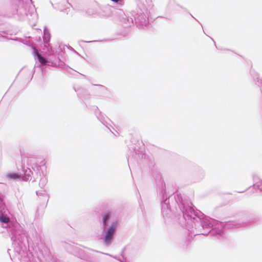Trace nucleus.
I'll list each match as a JSON object with an SVG mask.
<instances>
[{"mask_svg": "<svg viewBox=\"0 0 262 262\" xmlns=\"http://www.w3.org/2000/svg\"><path fill=\"white\" fill-rule=\"evenodd\" d=\"M253 180L255 183L252 186H250L249 188L253 187L254 189H257L262 192V180H260L258 176L253 175Z\"/></svg>", "mask_w": 262, "mask_h": 262, "instance_id": "nucleus-10", "label": "nucleus"}, {"mask_svg": "<svg viewBox=\"0 0 262 262\" xmlns=\"http://www.w3.org/2000/svg\"><path fill=\"white\" fill-rule=\"evenodd\" d=\"M154 166V163L151 160H150V162L149 163V167H151V166L153 167Z\"/></svg>", "mask_w": 262, "mask_h": 262, "instance_id": "nucleus-28", "label": "nucleus"}, {"mask_svg": "<svg viewBox=\"0 0 262 262\" xmlns=\"http://www.w3.org/2000/svg\"><path fill=\"white\" fill-rule=\"evenodd\" d=\"M172 5H173V4H171V3L170 2V3L168 4V8H170V7H171Z\"/></svg>", "mask_w": 262, "mask_h": 262, "instance_id": "nucleus-30", "label": "nucleus"}, {"mask_svg": "<svg viewBox=\"0 0 262 262\" xmlns=\"http://www.w3.org/2000/svg\"><path fill=\"white\" fill-rule=\"evenodd\" d=\"M246 190H243V191H238V193H243V192H244Z\"/></svg>", "mask_w": 262, "mask_h": 262, "instance_id": "nucleus-31", "label": "nucleus"}, {"mask_svg": "<svg viewBox=\"0 0 262 262\" xmlns=\"http://www.w3.org/2000/svg\"><path fill=\"white\" fill-rule=\"evenodd\" d=\"M10 258H11V259H12V257L11 256V255H10Z\"/></svg>", "mask_w": 262, "mask_h": 262, "instance_id": "nucleus-35", "label": "nucleus"}, {"mask_svg": "<svg viewBox=\"0 0 262 262\" xmlns=\"http://www.w3.org/2000/svg\"><path fill=\"white\" fill-rule=\"evenodd\" d=\"M100 221L102 236L100 238L103 245L110 246L115 238L118 221L115 212L113 210H106L101 214Z\"/></svg>", "mask_w": 262, "mask_h": 262, "instance_id": "nucleus-4", "label": "nucleus"}, {"mask_svg": "<svg viewBox=\"0 0 262 262\" xmlns=\"http://www.w3.org/2000/svg\"><path fill=\"white\" fill-rule=\"evenodd\" d=\"M36 194L38 196H42L45 198V200L48 201L49 196H48L46 191L44 189L36 191Z\"/></svg>", "mask_w": 262, "mask_h": 262, "instance_id": "nucleus-16", "label": "nucleus"}, {"mask_svg": "<svg viewBox=\"0 0 262 262\" xmlns=\"http://www.w3.org/2000/svg\"><path fill=\"white\" fill-rule=\"evenodd\" d=\"M0 225L6 228L11 236L15 256L19 259L24 252L26 245L29 246V241L26 231L15 219H11L9 211L0 198Z\"/></svg>", "mask_w": 262, "mask_h": 262, "instance_id": "nucleus-3", "label": "nucleus"}, {"mask_svg": "<svg viewBox=\"0 0 262 262\" xmlns=\"http://www.w3.org/2000/svg\"><path fill=\"white\" fill-rule=\"evenodd\" d=\"M189 241L185 238H183L181 239V242L180 243L179 247L182 249H185L187 248Z\"/></svg>", "mask_w": 262, "mask_h": 262, "instance_id": "nucleus-15", "label": "nucleus"}, {"mask_svg": "<svg viewBox=\"0 0 262 262\" xmlns=\"http://www.w3.org/2000/svg\"><path fill=\"white\" fill-rule=\"evenodd\" d=\"M111 1L120 6L123 5L124 3V0H111Z\"/></svg>", "mask_w": 262, "mask_h": 262, "instance_id": "nucleus-20", "label": "nucleus"}, {"mask_svg": "<svg viewBox=\"0 0 262 262\" xmlns=\"http://www.w3.org/2000/svg\"><path fill=\"white\" fill-rule=\"evenodd\" d=\"M210 38L211 39V40H212V41H213L214 42H214V40L213 39V38H211V37H210Z\"/></svg>", "mask_w": 262, "mask_h": 262, "instance_id": "nucleus-33", "label": "nucleus"}, {"mask_svg": "<svg viewBox=\"0 0 262 262\" xmlns=\"http://www.w3.org/2000/svg\"><path fill=\"white\" fill-rule=\"evenodd\" d=\"M40 164H41L39 165L35 164L32 166V169L34 171L36 172L37 174L38 173L39 177H40L39 185L41 189H43L47 183L48 180L46 177L44 176L43 172L42 170V168L43 166H45V162L44 161H42Z\"/></svg>", "mask_w": 262, "mask_h": 262, "instance_id": "nucleus-8", "label": "nucleus"}, {"mask_svg": "<svg viewBox=\"0 0 262 262\" xmlns=\"http://www.w3.org/2000/svg\"><path fill=\"white\" fill-rule=\"evenodd\" d=\"M93 85L97 86L98 88V91L100 93L97 95L101 97H107L108 95V90L106 87L101 84H95Z\"/></svg>", "mask_w": 262, "mask_h": 262, "instance_id": "nucleus-12", "label": "nucleus"}, {"mask_svg": "<svg viewBox=\"0 0 262 262\" xmlns=\"http://www.w3.org/2000/svg\"><path fill=\"white\" fill-rule=\"evenodd\" d=\"M51 39V34L49 29L47 26L43 28V43L45 48L43 50L47 49V51L49 54L53 53V49L51 46L50 43Z\"/></svg>", "mask_w": 262, "mask_h": 262, "instance_id": "nucleus-9", "label": "nucleus"}, {"mask_svg": "<svg viewBox=\"0 0 262 262\" xmlns=\"http://www.w3.org/2000/svg\"><path fill=\"white\" fill-rule=\"evenodd\" d=\"M86 107L89 109L94 111L95 112V114H96V113H98L99 112H100L98 106H97L96 105H93V106H90H90H88V105H86Z\"/></svg>", "mask_w": 262, "mask_h": 262, "instance_id": "nucleus-18", "label": "nucleus"}, {"mask_svg": "<svg viewBox=\"0 0 262 262\" xmlns=\"http://www.w3.org/2000/svg\"><path fill=\"white\" fill-rule=\"evenodd\" d=\"M136 7L130 12L127 16L122 10L115 9L110 7L103 8L107 13L105 16L111 15L118 20L124 30L118 34L125 36L129 31V28L135 25L139 29H144L149 24L148 13L154 11V4L152 0H134Z\"/></svg>", "mask_w": 262, "mask_h": 262, "instance_id": "nucleus-2", "label": "nucleus"}, {"mask_svg": "<svg viewBox=\"0 0 262 262\" xmlns=\"http://www.w3.org/2000/svg\"><path fill=\"white\" fill-rule=\"evenodd\" d=\"M69 247H72V248H73V249L74 248V249H75V250L77 249L76 247H74V246H72V245H69Z\"/></svg>", "mask_w": 262, "mask_h": 262, "instance_id": "nucleus-29", "label": "nucleus"}, {"mask_svg": "<svg viewBox=\"0 0 262 262\" xmlns=\"http://www.w3.org/2000/svg\"><path fill=\"white\" fill-rule=\"evenodd\" d=\"M40 252L41 253H50L49 250L46 247L43 248V250L40 249Z\"/></svg>", "mask_w": 262, "mask_h": 262, "instance_id": "nucleus-23", "label": "nucleus"}, {"mask_svg": "<svg viewBox=\"0 0 262 262\" xmlns=\"http://www.w3.org/2000/svg\"><path fill=\"white\" fill-rule=\"evenodd\" d=\"M86 13L90 16L101 15V14L97 8L91 7L88 8L86 11Z\"/></svg>", "mask_w": 262, "mask_h": 262, "instance_id": "nucleus-13", "label": "nucleus"}, {"mask_svg": "<svg viewBox=\"0 0 262 262\" xmlns=\"http://www.w3.org/2000/svg\"><path fill=\"white\" fill-rule=\"evenodd\" d=\"M114 257H115V258L118 259V260H119L121 262H128L127 261L126 258L123 255H122V259H118L116 256Z\"/></svg>", "mask_w": 262, "mask_h": 262, "instance_id": "nucleus-22", "label": "nucleus"}, {"mask_svg": "<svg viewBox=\"0 0 262 262\" xmlns=\"http://www.w3.org/2000/svg\"><path fill=\"white\" fill-rule=\"evenodd\" d=\"M68 5L70 6H72L71 5L70 3H68Z\"/></svg>", "mask_w": 262, "mask_h": 262, "instance_id": "nucleus-34", "label": "nucleus"}, {"mask_svg": "<svg viewBox=\"0 0 262 262\" xmlns=\"http://www.w3.org/2000/svg\"><path fill=\"white\" fill-rule=\"evenodd\" d=\"M23 173L20 172H9L6 175L7 178L9 180H20L23 181H27L31 175L33 174V172L30 168H26L24 166L21 165Z\"/></svg>", "mask_w": 262, "mask_h": 262, "instance_id": "nucleus-7", "label": "nucleus"}, {"mask_svg": "<svg viewBox=\"0 0 262 262\" xmlns=\"http://www.w3.org/2000/svg\"><path fill=\"white\" fill-rule=\"evenodd\" d=\"M45 52L47 54V56L40 55L35 47H32V54L36 60L34 68H39L43 73L44 68L47 66L57 67L58 61L59 60L58 57L55 55L54 51L53 53L49 54L47 49H46Z\"/></svg>", "mask_w": 262, "mask_h": 262, "instance_id": "nucleus-6", "label": "nucleus"}, {"mask_svg": "<svg viewBox=\"0 0 262 262\" xmlns=\"http://www.w3.org/2000/svg\"><path fill=\"white\" fill-rule=\"evenodd\" d=\"M199 173H200V180L204 178V175H205L204 171V170L203 169H199Z\"/></svg>", "mask_w": 262, "mask_h": 262, "instance_id": "nucleus-21", "label": "nucleus"}, {"mask_svg": "<svg viewBox=\"0 0 262 262\" xmlns=\"http://www.w3.org/2000/svg\"><path fill=\"white\" fill-rule=\"evenodd\" d=\"M66 248L67 249V250H68L70 252H72L71 251H70V250H69V247H66Z\"/></svg>", "mask_w": 262, "mask_h": 262, "instance_id": "nucleus-32", "label": "nucleus"}, {"mask_svg": "<svg viewBox=\"0 0 262 262\" xmlns=\"http://www.w3.org/2000/svg\"><path fill=\"white\" fill-rule=\"evenodd\" d=\"M147 157L145 153L144 144L142 142L137 141L128 147L127 162L129 167L130 165L140 164L142 161H146Z\"/></svg>", "mask_w": 262, "mask_h": 262, "instance_id": "nucleus-5", "label": "nucleus"}, {"mask_svg": "<svg viewBox=\"0 0 262 262\" xmlns=\"http://www.w3.org/2000/svg\"><path fill=\"white\" fill-rule=\"evenodd\" d=\"M34 73V71H33V70L32 71H29L28 70H27V73L29 74L30 75V76L31 75V79H32V78L33 76Z\"/></svg>", "mask_w": 262, "mask_h": 262, "instance_id": "nucleus-24", "label": "nucleus"}, {"mask_svg": "<svg viewBox=\"0 0 262 262\" xmlns=\"http://www.w3.org/2000/svg\"><path fill=\"white\" fill-rule=\"evenodd\" d=\"M189 14L193 19H194L197 22H198L201 25L202 28H203L202 24L199 21V20H197L191 13H189Z\"/></svg>", "mask_w": 262, "mask_h": 262, "instance_id": "nucleus-27", "label": "nucleus"}, {"mask_svg": "<svg viewBox=\"0 0 262 262\" xmlns=\"http://www.w3.org/2000/svg\"><path fill=\"white\" fill-rule=\"evenodd\" d=\"M25 44H26V45L31 47L32 49V47H34V46H33L31 44V43L30 42V41L29 40H26L25 42Z\"/></svg>", "mask_w": 262, "mask_h": 262, "instance_id": "nucleus-25", "label": "nucleus"}, {"mask_svg": "<svg viewBox=\"0 0 262 262\" xmlns=\"http://www.w3.org/2000/svg\"><path fill=\"white\" fill-rule=\"evenodd\" d=\"M157 192L161 202V212L165 222L178 214V222L188 231L190 236L210 235L222 240L225 230L262 225V215L253 214L238 221L220 222L204 214L180 193H173L167 197L165 183L163 180L157 181Z\"/></svg>", "mask_w": 262, "mask_h": 262, "instance_id": "nucleus-1", "label": "nucleus"}, {"mask_svg": "<svg viewBox=\"0 0 262 262\" xmlns=\"http://www.w3.org/2000/svg\"><path fill=\"white\" fill-rule=\"evenodd\" d=\"M96 116L98 120H99L106 127L111 131L108 126V125L111 126V125H110L106 121V119H108L107 117L103 115L101 112L96 113Z\"/></svg>", "mask_w": 262, "mask_h": 262, "instance_id": "nucleus-11", "label": "nucleus"}, {"mask_svg": "<svg viewBox=\"0 0 262 262\" xmlns=\"http://www.w3.org/2000/svg\"><path fill=\"white\" fill-rule=\"evenodd\" d=\"M173 5H174V7H176V9H175L176 10H178L177 7H180V8L185 10V11H186V9L185 8H184L183 7H182L179 5H177L176 4H173Z\"/></svg>", "mask_w": 262, "mask_h": 262, "instance_id": "nucleus-26", "label": "nucleus"}, {"mask_svg": "<svg viewBox=\"0 0 262 262\" xmlns=\"http://www.w3.org/2000/svg\"><path fill=\"white\" fill-rule=\"evenodd\" d=\"M139 198L138 199L139 205L141 209L142 210L143 209H144V205H143V203L142 199H141V195L139 193Z\"/></svg>", "mask_w": 262, "mask_h": 262, "instance_id": "nucleus-19", "label": "nucleus"}, {"mask_svg": "<svg viewBox=\"0 0 262 262\" xmlns=\"http://www.w3.org/2000/svg\"><path fill=\"white\" fill-rule=\"evenodd\" d=\"M31 1H32L31 0ZM28 3H29V7H33L34 8V12H35L36 14H37L36 11L35 10V6L33 5V2H31L30 1H28ZM37 14H36V17L32 18L31 19H29L28 18H26L24 20L28 19L29 21H31V20L35 19L37 18Z\"/></svg>", "mask_w": 262, "mask_h": 262, "instance_id": "nucleus-17", "label": "nucleus"}, {"mask_svg": "<svg viewBox=\"0 0 262 262\" xmlns=\"http://www.w3.org/2000/svg\"><path fill=\"white\" fill-rule=\"evenodd\" d=\"M250 74L253 77V80L255 82V84L257 85V83L258 80H260L262 78H259L258 77V74L255 72L253 70H250Z\"/></svg>", "mask_w": 262, "mask_h": 262, "instance_id": "nucleus-14", "label": "nucleus"}]
</instances>
